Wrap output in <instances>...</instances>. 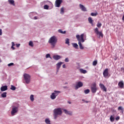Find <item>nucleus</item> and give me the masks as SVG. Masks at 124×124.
<instances>
[{"label": "nucleus", "mask_w": 124, "mask_h": 124, "mask_svg": "<svg viewBox=\"0 0 124 124\" xmlns=\"http://www.w3.org/2000/svg\"><path fill=\"white\" fill-rule=\"evenodd\" d=\"M48 42L51 45L52 48H55V46L58 42V38L55 36H52L49 39Z\"/></svg>", "instance_id": "obj_1"}, {"label": "nucleus", "mask_w": 124, "mask_h": 124, "mask_svg": "<svg viewBox=\"0 0 124 124\" xmlns=\"http://www.w3.org/2000/svg\"><path fill=\"white\" fill-rule=\"evenodd\" d=\"M62 108H58L54 110V118L57 119L58 115H62Z\"/></svg>", "instance_id": "obj_2"}, {"label": "nucleus", "mask_w": 124, "mask_h": 124, "mask_svg": "<svg viewBox=\"0 0 124 124\" xmlns=\"http://www.w3.org/2000/svg\"><path fill=\"white\" fill-rule=\"evenodd\" d=\"M23 77L26 84H30V83H31V76L30 75L24 74Z\"/></svg>", "instance_id": "obj_3"}, {"label": "nucleus", "mask_w": 124, "mask_h": 124, "mask_svg": "<svg viewBox=\"0 0 124 124\" xmlns=\"http://www.w3.org/2000/svg\"><path fill=\"white\" fill-rule=\"evenodd\" d=\"M91 90L92 93H96V91H97V87H96V83H93L91 87Z\"/></svg>", "instance_id": "obj_4"}, {"label": "nucleus", "mask_w": 124, "mask_h": 124, "mask_svg": "<svg viewBox=\"0 0 124 124\" xmlns=\"http://www.w3.org/2000/svg\"><path fill=\"white\" fill-rule=\"evenodd\" d=\"M94 31L96 33V35H98L99 37H103V33L102 32L99 31L98 28H96L94 29Z\"/></svg>", "instance_id": "obj_5"}, {"label": "nucleus", "mask_w": 124, "mask_h": 124, "mask_svg": "<svg viewBox=\"0 0 124 124\" xmlns=\"http://www.w3.org/2000/svg\"><path fill=\"white\" fill-rule=\"evenodd\" d=\"M78 43H83L85 42V39H84V34H82L81 35H78Z\"/></svg>", "instance_id": "obj_6"}, {"label": "nucleus", "mask_w": 124, "mask_h": 124, "mask_svg": "<svg viewBox=\"0 0 124 124\" xmlns=\"http://www.w3.org/2000/svg\"><path fill=\"white\" fill-rule=\"evenodd\" d=\"M59 93H60V92L59 91H54V93H53L50 95V98L51 99H55L56 97L58 96V95L59 94Z\"/></svg>", "instance_id": "obj_7"}, {"label": "nucleus", "mask_w": 124, "mask_h": 124, "mask_svg": "<svg viewBox=\"0 0 124 124\" xmlns=\"http://www.w3.org/2000/svg\"><path fill=\"white\" fill-rule=\"evenodd\" d=\"M108 70V68H106L105 70H104L103 76L105 78H107V77H110V75H109Z\"/></svg>", "instance_id": "obj_8"}, {"label": "nucleus", "mask_w": 124, "mask_h": 124, "mask_svg": "<svg viewBox=\"0 0 124 124\" xmlns=\"http://www.w3.org/2000/svg\"><path fill=\"white\" fill-rule=\"evenodd\" d=\"M18 112V107H14L12 108V110L11 111V114L12 116H14L15 114Z\"/></svg>", "instance_id": "obj_9"}, {"label": "nucleus", "mask_w": 124, "mask_h": 124, "mask_svg": "<svg viewBox=\"0 0 124 124\" xmlns=\"http://www.w3.org/2000/svg\"><path fill=\"white\" fill-rule=\"evenodd\" d=\"M62 0H56L55 1L56 7H60L61 4H62Z\"/></svg>", "instance_id": "obj_10"}, {"label": "nucleus", "mask_w": 124, "mask_h": 124, "mask_svg": "<svg viewBox=\"0 0 124 124\" xmlns=\"http://www.w3.org/2000/svg\"><path fill=\"white\" fill-rule=\"evenodd\" d=\"M99 87L103 91H104V92H107V88H106V87L103 84L100 83Z\"/></svg>", "instance_id": "obj_11"}, {"label": "nucleus", "mask_w": 124, "mask_h": 124, "mask_svg": "<svg viewBox=\"0 0 124 124\" xmlns=\"http://www.w3.org/2000/svg\"><path fill=\"white\" fill-rule=\"evenodd\" d=\"M79 8L82 11H83L84 12H86V11H87V9L86 7H85V6L81 4H79Z\"/></svg>", "instance_id": "obj_12"}, {"label": "nucleus", "mask_w": 124, "mask_h": 124, "mask_svg": "<svg viewBox=\"0 0 124 124\" xmlns=\"http://www.w3.org/2000/svg\"><path fill=\"white\" fill-rule=\"evenodd\" d=\"M62 63H63L62 62H59L57 64V72H59V70L61 68V65H62Z\"/></svg>", "instance_id": "obj_13"}, {"label": "nucleus", "mask_w": 124, "mask_h": 124, "mask_svg": "<svg viewBox=\"0 0 124 124\" xmlns=\"http://www.w3.org/2000/svg\"><path fill=\"white\" fill-rule=\"evenodd\" d=\"M118 86L121 89H124V81H121L118 83Z\"/></svg>", "instance_id": "obj_14"}, {"label": "nucleus", "mask_w": 124, "mask_h": 124, "mask_svg": "<svg viewBox=\"0 0 124 124\" xmlns=\"http://www.w3.org/2000/svg\"><path fill=\"white\" fill-rule=\"evenodd\" d=\"M1 92H5V91H7V86H3L0 88Z\"/></svg>", "instance_id": "obj_15"}, {"label": "nucleus", "mask_w": 124, "mask_h": 124, "mask_svg": "<svg viewBox=\"0 0 124 124\" xmlns=\"http://www.w3.org/2000/svg\"><path fill=\"white\" fill-rule=\"evenodd\" d=\"M88 22L90 24L92 25V26H94V25L93 24V18H92V17H89L88 18Z\"/></svg>", "instance_id": "obj_16"}, {"label": "nucleus", "mask_w": 124, "mask_h": 124, "mask_svg": "<svg viewBox=\"0 0 124 124\" xmlns=\"http://www.w3.org/2000/svg\"><path fill=\"white\" fill-rule=\"evenodd\" d=\"M54 60H56V61H58V60H60L61 59V56L59 55H54L53 57Z\"/></svg>", "instance_id": "obj_17"}, {"label": "nucleus", "mask_w": 124, "mask_h": 124, "mask_svg": "<svg viewBox=\"0 0 124 124\" xmlns=\"http://www.w3.org/2000/svg\"><path fill=\"white\" fill-rule=\"evenodd\" d=\"M63 111L67 115H72V112L71 111H69L66 109H63Z\"/></svg>", "instance_id": "obj_18"}, {"label": "nucleus", "mask_w": 124, "mask_h": 124, "mask_svg": "<svg viewBox=\"0 0 124 124\" xmlns=\"http://www.w3.org/2000/svg\"><path fill=\"white\" fill-rule=\"evenodd\" d=\"M79 71L80 73H82L83 74H86L87 73V70H84L83 69H79Z\"/></svg>", "instance_id": "obj_19"}, {"label": "nucleus", "mask_w": 124, "mask_h": 124, "mask_svg": "<svg viewBox=\"0 0 124 124\" xmlns=\"http://www.w3.org/2000/svg\"><path fill=\"white\" fill-rule=\"evenodd\" d=\"M78 45L79 46V49H80V50H84V46H83V45H82L81 43H78Z\"/></svg>", "instance_id": "obj_20"}, {"label": "nucleus", "mask_w": 124, "mask_h": 124, "mask_svg": "<svg viewBox=\"0 0 124 124\" xmlns=\"http://www.w3.org/2000/svg\"><path fill=\"white\" fill-rule=\"evenodd\" d=\"M81 87H83V82L81 81L78 82V88H81Z\"/></svg>", "instance_id": "obj_21"}, {"label": "nucleus", "mask_w": 124, "mask_h": 124, "mask_svg": "<svg viewBox=\"0 0 124 124\" xmlns=\"http://www.w3.org/2000/svg\"><path fill=\"white\" fill-rule=\"evenodd\" d=\"M6 94H7V93L6 92H4L1 94V97L5 98L6 97Z\"/></svg>", "instance_id": "obj_22"}, {"label": "nucleus", "mask_w": 124, "mask_h": 124, "mask_svg": "<svg viewBox=\"0 0 124 124\" xmlns=\"http://www.w3.org/2000/svg\"><path fill=\"white\" fill-rule=\"evenodd\" d=\"M110 121L111 122V123H113L114 121H115V117L113 115L110 116Z\"/></svg>", "instance_id": "obj_23"}, {"label": "nucleus", "mask_w": 124, "mask_h": 124, "mask_svg": "<svg viewBox=\"0 0 124 124\" xmlns=\"http://www.w3.org/2000/svg\"><path fill=\"white\" fill-rule=\"evenodd\" d=\"M8 2H9L10 4H12V5H15L14 0H9Z\"/></svg>", "instance_id": "obj_24"}, {"label": "nucleus", "mask_w": 124, "mask_h": 124, "mask_svg": "<svg viewBox=\"0 0 124 124\" xmlns=\"http://www.w3.org/2000/svg\"><path fill=\"white\" fill-rule=\"evenodd\" d=\"M50 122L51 121H50V120L49 119H48V118L46 119V120H45V123L46 124H51Z\"/></svg>", "instance_id": "obj_25"}, {"label": "nucleus", "mask_w": 124, "mask_h": 124, "mask_svg": "<svg viewBox=\"0 0 124 124\" xmlns=\"http://www.w3.org/2000/svg\"><path fill=\"white\" fill-rule=\"evenodd\" d=\"M14 46H15V43H14V42H12V46H11L12 50H15V47H14Z\"/></svg>", "instance_id": "obj_26"}, {"label": "nucleus", "mask_w": 124, "mask_h": 124, "mask_svg": "<svg viewBox=\"0 0 124 124\" xmlns=\"http://www.w3.org/2000/svg\"><path fill=\"white\" fill-rule=\"evenodd\" d=\"M29 45L31 47H33V43L32 42V41H30L29 43Z\"/></svg>", "instance_id": "obj_27"}, {"label": "nucleus", "mask_w": 124, "mask_h": 124, "mask_svg": "<svg viewBox=\"0 0 124 124\" xmlns=\"http://www.w3.org/2000/svg\"><path fill=\"white\" fill-rule=\"evenodd\" d=\"M97 64V60L94 61L93 62V65L94 66H95V65H96Z\"/></svg>", "instance_id": "obj_28"}, {"label": "nucleus", "mask_w": 124, "mask_h": 124, "mask_svg": "<svg viewBox=\"0 0 124 124\" xmlns=\"http://www.w3.org/2000/svg\"><path fill=\"white\" fill-rule=\"evenodd\" d=\"M101 26H102V24L101 23L98 22L97 24V28H101Z\"/></svg>", "instance_id": "obj_29"}, {"label": "nucleus", "mask_w": 124, "mask_h": 124, "mask_svg": "<svg viewBox=\"0 0 124 124\" xmlns=\"http://www.w3.org/2000/svg\"><path fill=\"white\" fill-rule=\"evenodd\" d=\"M59 32H60V33H62V34H64V33H65L66 31H62V30H58Z\"/></svg>", "instance_id": "obj_30"}, {"label": "nucleus", "mask_w": 124, "mask_h": 124, "mask_svg": "<svg viewBox=\"0 0 124 124\" xmlns=\"http://www.w3.org/2000/svg\"><path fill=\"white\" fill-rule=\"evenodd\" d=\"M30 99L31 101H33L34 100V98L33 97V95L31 94L30 96Z\"/></svg>", "instance_id": "obj_31"}, {"label": "nucleus", "mask_w": 124, "mask_h": 124, "mask_svg": "<svg viewBox=\"0 0 124 124\" xmlns=\"http://www.w3.org/2000/svg\"><path fill=\"white\" fill-rule=\"evenodd\" d=\"M84 93H85V94H88V93H90L89 89H87V90H85Z\"/></svg>", "instance_id": "obj_32"}, {"label": "nucleus", "mask_w": 124, "mask_h": 124, "mask_svg": "<svg viewBox=\"0 0 124 124\" xmlns=\"http://www.w3.org/2000/svg\"><path fill=\"white\" fill-rule=\"evenodd\" d=\"M11 90H12V91H15L16 90V87H15V86H14L13 85H12Z\"/></svg>", "instance_id": "obj_33"}, {"label": "nucleus", "mask_w": 124, "mask_h": 124, "mask_svg": "<svg viewBox=\"0 0 124 124\" xmlns=\"http://www.w3.org/2000/svg\"><path fill=\"white\" fill-rule=\"evenodd\" d=\"M118 110H121L122 111V113H124V108L122 107H119Z\"/></svg>", "instance_id": "obj_34"}, {"label": "nucleus", "mask_w": 124, "mask_h": 124, "mask_svg": "<svg viewBox=\"0 0 124 124\" xmlns=\"http://www.w3.org/2000/svg\"><path fill=\"white\" fill-rule=\"evenodd\" d=\"M91 16H95L96 15H97V13H92L91 14Z\"/></svg>", "instance_id": "obj_35"}, {"label": "nucleus", "mask_w": 124, "mask_h": 124, "mask_svg": "<svg viewBox=\"0 0 124 124\" xmlns=\"http://www.w3.org/2000/svg\"><path fill=\"white\" fill-rule=\"evenodd\" d=\"M65 44H69V39L67 38L65 40Z\"/></svg>", "instance_id": "obj_36"}, {"label": "nucleus", "mask_w": 124, "mask_h": 124, "mask_svg": "<svg viewBox=\"0 0 124 124\" xmlns=\"http://www.w3.org/2000/svg\"><path fill=\"white\" fill-rule=\"evenodd\" d=\"M73 46L74 48H77V47H78V45L77 44H73Z\"/></svg>", "instance_id": "obj_37"}, {"label": "nucleus", "mask_w": 124, "mask_h": 124, "mask_svg": "<svg viewBox=\"0 0 124 124\" xmlns=\"http://www.w3.org/2000/svg\"><path fill=\"white\" fill-rule=\"evenodd\" d=\"M82 101L84 103H89L91 102V101H86L84 99H82Z\"/></svg>", "instance_id": "obj_38"}, {"label": "nucleus", "mask_w": 124, "mask_h": 124, "mask_svg": "<svg viewBox=\"0 0 124 124\" xmlns=\"http://www.w3.org/2000/svg\"><path fill=\"white\" fill-rule=\"evenodd\" d=\"M49 6L47 5H45L44 9H48Z\"/></svg>", "instance_id": "obj_39"}, {"label": "nucleus", "mask_w": 124, "mask_h": 124, "mask_svg": "<svg viewBox=\"0 0 124 124\" xmlns=\"http://www.w3.org/2000/svg\"><path fill=\"white\" fill-rule=\"evenodd\" d=\"M64 9L63 8H62L61 9V14H63V12H64Z\"/></svg>", "instance_id": "obj_40"}, {"label": "nucleus", "mask_w": 124, "mask_h": 124, "mask_svg": "<svg viewBox=\"0 0 124 124\" xmlns=\"http://www.w3.org/2000/svg\"><path fill=\"white\" fill-rule=\"evenodd\" d=\"M46 58L48 59V58H50V54H47L46 56Z\"/></svg>", "instance_id": "obj_41"}, {"label": "nucleus", "mask_w": 124, "mask_h": 124, "mask_svg": "<svg viewBox=\"0 0 124 124\" xmlns=\"http://www.w3.org/2000/svg\"><path fill=\"white\" fill-rule=\"evenodd\" d=\"M65 62H69V60H68V58H65Z\"/></svg>", "instance_id": "obj_42"}, {"label": "nucleus", "mask_w": 124, "mask_h": 124, "mask_svg": "<svg viewBox=\"0 0 124 124\" xmlns=\"http://www.w3.org/2000/svg\"><path fill=\"white\" fill-rule=\"evenodd\" d=\"M75 89L78 90V82L77 83L76 87H75Z\"/></svg>", "instance_id": "obj_43"}, {"label": "nucleus", "mask_w": 124, "mask_h": 124, "mask_svg": "<svg viewBox=\"0 0 124 124\" xmlns=\"http://www.w3.org/2000/svg\"><path fill=\"white\" fill-rule=\"evenodd\" d=\"M115 120L116 121H119V120H120V117L117 116V117H116Z\"/></svg>", "instance_id": "obj_44"}, {"label": "nucleus", "mask_w": 124, "mask_h": 124, "mask_svg": "<svg viewBox=\"0 0 124 124\" xmlns=\"http://www.w3.org/2000/svg\"><path fill=\"white\" fill-rule=\"evenodd\" d=\"M14 64V63H10L8 64V66H11V65H13Z\"/></svg>", "instance_id": "obj_45"}, {"label": "nucleus", "mask_w": 124, "mask_h": 124, "mask_svg": "<svg viewBox=\"0 0 124 124\" xmlns=\"http://www.w3.org/2000/svg\"><path fill=\"white\" fill-rule=\"evenodd\" d=\"M2 35V31H1V29H0V35Z\"/></svg>", "instance_id": "obj_46"}, {"label": "nucleus", "mask_w": 124, "mask_h": 124, "mask_svg": "<svg viewBox=\"0 0 124 124\" xmlns=\"http://www.w3.org/2000/svg\"><path fill=\"white\" fill-rule=\"evenodd\" d=\"M20 45L19 44H16V46L17 47H20Z\"/></svg>", "instance_id": "obj_47"}, {"label": "nucleus", "mask_w": 124, "mask_h": 124, "mask_svg": "<svg viewBox=\"0 0 124 124\" xmlns=\"http://www.w3.org/2000/svg\"><path fill=\"white\" fill-rule=\"evenodd\" d=\"M34 20H37V16H34Z\"/></svg>", "instance_id": "obj_48"}, {"label": "nucleus", "mask_w": 124, "mask_h": 124, "mask_svg": "<svg viewBox=\"0 0 124 124\" xmlns=\"http://www.w3.org/2000/svg\"><path fill=\"white\" fill-rule=\"evenodd\" d=\"M62 67H63V68H65V64H63L62 65Z\"/></svg>", "instance_id": "obj_49"}, {"label": "nucleus", "mask_w": 124, "mask_h": 124, "mask_svg": "<svg viewBox=\"0 0 124 124\" xmlns=\"http://www.w3.org/2000/svg\"><path fill=\"white\" fill-rule=\"evenodd\" d=\"M68 103H69V104H71V102H70V101H68Z\"/></svg>", "instance_id": "obj_50"}, {"label": "nucleus", "mask_w": 124, "mask_h": 124, "mask_svg": "<svg viewBox=\"0 0 124 124\" xmlns=\"http://www.w3.org/2000/svg\"><path fill=\"white\" fill-rule=\"evenodd\" d=\"M76 37H77V39H78V35H76Z\"/></svg>", "instance_id": "obj_51"}, {"label": "nucleus", "mask_w": 124, "mask_h": 124, "mask_svg": "<svg viewBox=\"0 0 124 124\" xmlns=\"http://www.w3.org/2000/svg\"><path fill=\"white\" fill-rule=\"evenodd\" d=\"M123 69H124V68H121V70H123Z\"/></svg>", "instance_id": "obj_52"}, {"label": "nucleus", "mask_w": 124, "mask_h": 124, "mask_svg": "<svg viewBox=\"0 0 124 124\" xmlns=\"http://www.w3.org/2000/svg\"><path fill=\"white\" fill-rule=\"evenodd\" d=\"M0 62H1V61H0Z\"/></svg>", "instance_id": "obj_53"}]
</instances>
